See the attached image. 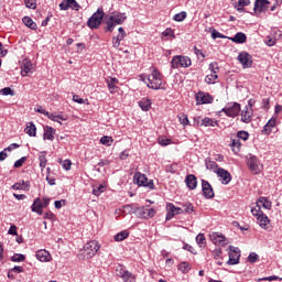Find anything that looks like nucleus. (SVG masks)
<instances>
[{"label":"nucleus","mask_w":282,"mask_h":282,"mask_svg":"<svg viewBox=\"0 0 282 282\" xmlns=\"http://www.w3.org/2000/svg\"><path fill=\"white\" fill-rule=\"evenodd\" d=\"M149 89H166V86L162 85V73L158 68H153L152 73L148 76Z\"/></svg>","instance_id":"obj_1"},{"label":"nucleus","mask_w":282,"mask_h":282,"mask_svg":"<svg viewBox=\"0 0 282 282\" xmlns=\"http://www.w3.org/2000/svg\"><path fill=\"white\" fill-rule=\"evenodd\" d=\"M102 19H105V11L102 8H98L97 11L88 19V28L90 30H98L100 25H102Z\"/></svg>","instance_id":"obj_2"},{"label":"nucleus","mask_w":282,"mask_h":282,"mask_svg":"<svg viewBox=\"0 0 282 282\" xmlns=\"http://www.w3.org/2000/svg\"><path fill=\"white\" fill-rule=\"evenodd\" d=\"M193 65V62L191 61V57L184 56V55H175L172 57L171 61V68L172 69H178V67H191Z\"/></svg>","instance_id":"obj_3"},{"label":"nucleus","mask_w":282,"mask_h":282,"mask_svg":"<svg viewBox=\"0 0 282 282\" xmlns=\"http://www.w3.org/2000/svg\"><path fill=\"white\" fill-rule=\"evenodd\" d=\"M134 184H138V186H143L144 188H149L150 191H155V184L153 183V180H150L142 173L135 172L134 176Z\"/></svg>","instance_id":"obj_4"},{"label":"nucleus","mask_w":282,"mask_h":282,"mask_svg":"<svg viewBox=\"0 0 282 282\" xmlns=\"http://www.w3.org/2000/svg\"><path fill=\"white\" fill-rule=\"evenodd\" d=\"M98 250H100V245H98V241L90 240L84 246V256L86 259H91L93 257H96Z\"/></svg>","instance_id":"obj_5"},{"label":"nucleus","mask_w":282,"mask_h":282,"mask_svg":"<svg viewBox=\"0 0 282 282\" xmlns=\"http://www.w3.org/2000/svg\"><path fill=\"white\" fill-rule=\"evenodd\" d=\"M246 162H247V166L251 171V173H254V175H259V173H261V169L259 167L261 164L259 162V158H257L253 154H248L246 156Z\"/></svg>","instance_id":"obj_6"},{"label":"nucleus","mask_w":282,"mask_h":282,"mask_svg":"<svg viewBox=\"0 0 282 282\" xmlns=\"http://www.w3.org/2000/svg\"><path fill=\"white\" fill-rule=\"evenodd\" d=\"M196 105H213L215 97L208 93L198 91L195 96Z\"/></svg>","instance_id":"obj_7"},{"label":"nucleus","mask_w":282,"mask_h":282,"mask_svg":"<svg viewBox=\"0 0 282 282\" xmlns=\"http://www.w3.org/2000/svg\"><path fill=\"white\" fill-rule=\"evenodd\" d=\"M221 111L228 116V118H237V116H239L241 112V104L234 102L231 106L223 108Z\"/></svg>","instance_id":"obj_8"},{"label":"nucleus","mask_w":282,"mask_h":282,"mask_svg":"<svg viewBox=\"0 0 282 282\" xmlns=\"http://www.w3.org/2000/svg\"><path fill=\"white\" fill-rule=\"evenodd\" d=\"M238 61L239 63L242 65L243 69H249L250 67H252V55H250V53L248 52H241L238 55Z\"/></svg>","instance_id":"obj_9"},{"label":"nucleus","mask_w":282,"mask_h":282,"mask_svg":"<svg viewBox=\"0 0 282 282\" xmlns=\"http://www.w3.org/2000/svg\"><path fill=\"white\" fill-rule=\"evenodd\" d=\"M166 210H167V214H166V221H171V218L174 216V215H184V209L181 207H176L173 203H167L166 204Z\"/></svg>","instance_id":"obj_10"},{"label":"nucleus","mask_w":282,"mask_h":282,"mask_svg":"<svg viewBox=\"0 0 282 282\" xmlns=\"http://www.w3.org/2000/svg\"><path fill=\"white\" fill-rule=\"evenodd\" d=\"M202 191L205 199H213L215 197L213 185L206 180H202Z\"/></svg>","instance_id":"obj_11"},{"label":"nucleus","mask_w":282,"mask_h":282,"mask_svg":"<svg viewBox=\"0 0 282 282\" xmlns=\"http://www.w3.org/2000/svg\"><path fill=\"white\" fill-rule=\"evenodd\" d=\"M216 174L218 177H220L221 184L227 185L230 184V182H232V175L224 167H218Z\"/></svg>","instance_id":"obj_12"},{"label":"nucleus","mask_w":282,"mask_h":282,"mask_svg":"<svg viewBox=\"0 0 282 282\" xmlns=\"http://www.w3.org/2000/svg\"><path fill=\"white\" fill-rule=\"evenodd\" d=\"M229 260L227 261V265H237L239 264V259L241 254H239V249H235V247L229 246Z\"/></svg>","instance_id":"obj_13"},{"label":"nucleus","mask_w":282,"mask_h":282,"mask_svg":"<svg viewBox=\"0 0 282 282\" xmlns=\"http://www.w3.org/2000/svg\"><path fill=\"white\" fill-rule=\"evenodd\" d=\"M260 228H263V230H268V232H272V226L270 225V218L263 214L260 213L257 218Z\"/></svg>","instance_id":"obj_14"},{"label":"nucleus","mask_w":282,"mask_h":282,"mask_svg":"<svg viewBox=\"0 0 282 282\" xmlns=\"http://www.w3.org/2000/svg\"><path fill=\"white\" fill-rule=\"evenodd\" d=\"M210 239L215 246H228V238L219 232H214L210 235Z\"/></svg>","instance_id":"obj_15"},{"label":"nucleus","mask_w":282,"mask_h":282,"mask_svg":"<svg viewBox=\"0 0 282 282\" xmlns=\"http://www.w3.org/2000/svg\"><path fill=\"white\" fill-rule=\"evenodd\" d=\"M110 21H112V23L115 25H122V23H124V21H127V13H121V12H117L115 11L112 13V15L109 17Z\"/></svg>","instance_id":"obj_16"},{"label":"nucleus","mask_w":282,"mask_h":282,"mask_svg":"<svg viewBox=\"0 0 282 282\" xmlns=\"http://www.w3.org/2000/svg\"><path fill=\"white\" fill-rule=\"evenodd\" d=\"M270 6L269 0H256L253 12H265Z\"/></svg>","instance_id":"obj_17"},{"label":"nucleus","mask_w":282,"mask_h":282,"mask_svg":"<svg viewBox=\"0 0 282 282\" xmlns=\"http://www.w3.org/2000/svg\"><path fill=\"white\" fill-rule=\"evenodd\" d=\"M35 257L37 261H42L44 263H47V261H52V254L45 249L36 251Z\"/></svg>","instance_id":"obj_18"},{"label":"nucleus","mask_w":282,"mask_h":282,"mask_svg":"<svg viewBox=\"0 0 282 282\" xmlns=\"http://www.w3.org/2000/svg\"><path fill=\"white\" fill-rule=\"evenodd\" d=\"M34 65L30 59H23L21 65V76L25 77L28 74L32 73Z\"/></svg>","instance_id":"obj_19"},{"label":"nucleus","mask_w":282,"mask_h":282,"mask_svg":"<svg viewBox=\"0 0 282 282\" xmlns=\"http://www.w3.org/2000/svg\"><path fill=\"white\" fill-rule=\"evenodd\" d=\"M185 184L189 191H195L197 188V176L195 174H188L185 177Z\"/></svg>","instance_id":"obj_20"},{"label":"nucleus","mask_w":282,"mask_h":282,"mask_svg":"<svg viewBox=\"0 0 282 282\" xmlns=\"http://www.w3.org/2000/svg\"><path fill=\"white\" fill-rule=\"evenodd\" d=\"M229 41H232V43H237L238 45H241L248 41V36L243 32H238L232 37H228Z\"/></svg>","instance_id":"obj_21"},{"label":"nucleus","mask_w":282,"mask_h":282,"mask_svg":"<svg viewBox=\"0 0 282 282\" xmlns=\"http://www.w3.org/2000/svg\"><path fill=\"white\" fill-rule=\"evenodd\" d=\"M54 135H56V129L50 126L44 127L43 140H50L51 142H54Z\"/></svg>","instance_id":"obj_22"},{"label":"nucleus","mask_w":282,"mask_h":282,"mask_svg":"<svg viewBox=\"0 0 282 282\" xmlns=\"http://www.w3.org/2000/svg\"><path fill=\"white\" fill-rule=\"evenodd\" d=\"M274 127H276V119L271 118L265 126L262 129V133L263 135H270L272 133V129H274Z\"/></svg>","instance_id":"obj_23"},{"label":"nucleus","mask_w":282,"mask_h":282,"mask_svg":"<svg viewBox=\"0 0 282 282\" xmlns=\"http://www.w3.org/2000/svg\"><path fill=\"white\" fill-rule=\"evenodd\" d=\"M43 205L41 198H35L33 204L31 205L32 213H36L37 215H43Z\"/></svg>","instance_id":"obj_24"},{"label":"nucleus","mask_w":282,"mask_h":282,"mask_svg":"<svg viewBox=\"0 0 282 282\" xmlns=\"http://www.w3.org/2000/svg\"><path fill=\"white\" fill-rule=\"evenodd\" d=\"M259 206H262V208H265L267 210H272V202L268 199V197L260 196L257 199V203Z\"/></svg>","instance_id":"obj_25"},{"label":"nucleus","mask_w":282,"mask_h":282,"mask_svg":"<svg viewBox=\"0 0 282 282\" xmlns=\"http://www.w3.org/2000/svg\"><path fill=\"white\" fill-rule=\"evenodd\" d=\"M13 191H30V182L20 181L11 186Z\"/></svg>","instance_id":"obj_26"},{"label":"nucleus","mask_w":282,"mask_h":282,"mask_svg":"<svg viewBox=\"0 0 282 282\" xmlns=\"http://www.w3.org/2000/svg\"><path fill=\"white\" fill-rule=\"evenodd\" d=\"M22 23L30 30H39V25H36V22H34V20H32V18L28 15L22 18Z\"/></svg>","instance_id":"obj_27"},{"label":"nucleus","mask_w":282,"mask_h":282,"mask_svg":"<svg viewBox=\"0 0 282 282\" xmlns=\"http://www.w3.org/2000/svg\"><path fill=\"white\" fill-rule=\"evenodd\" d=\"M180 206L183 208V213L186 215H193V213H195V206L189 202L180 203Z\"/></svg>","instance_id":"obj_28"},{"label":"nucleus","mask_w":282,"mask_h":282,"mask_svg":"<svg viewBox=\"0 0 282 282\" xmlns=\"http://www.w3.org/2000/svg\"><path fill=\"white\" fill-rule=\"evenodd\" d=\"M24 131L30 138H36V126L34 122H29Z\"/></svg>","instance_id":"obj_29"},{"label":"nucleus","mask_w":282,"mask_h":282,"mask_svg":"<svg viewBox=\"0 0 282 282\" xmlns=\"http://www.w3.org/2000/svg\"><path fill=\"white\" fill-rule=\"evenodd\" d=\"M137 217H139V219H149V207H138Z\"/></svg>","instance_id":"obj_30"},{"label":"nucleus","mask_w":282,"mask_h":282,"mask_svg":"<svg viewBox=\"0 0 282 282\" xmlns=\"http://www.w3.org/2000/svg\"><path fill=\"white\" fill-rule=\"evenodd\" d=\"M138 208L135 204L124 205L123 213H126V215H138Z\"/></svg>","instance_id":"obj_31"},{"label":"nucleus","mask_w":282,"mask_h":282,"mask_svg":"<svg viewBox=\"0 0 282 282\" xmlns=\"http://www.w3.org/2000/svg\"><path fill=\"white\" fill-rule=\"evenodd\" d=\"M177 270L182 272V274H188L192 270L191 263L183 261L178 263Z\"/></svg>","instance_id":"obj_32"},{"label":"nucleus","mask_w":282,"mask_h":282,"mask_svg":"<svg viewBox=\"0 0 282 282\" xmlns=\"http://www.w3.org/2000/svg\"><path fill=\"white\" fill-rule=\"evenodd\" d=\"M47 151L40 152L39 161L41 171H45V166L47 165Z\"/></svg>","instance_id":"obj_33"},{"label":"nucleus","mask_w":282,"mask_h":282,"mask_svg":"<svg viewBox=\"0 0 282 282\" xmlns=\"http://www.w3.org/2000/svg\"><path fill=\"white\" fill-rule=\"evenodd\" d=\"M241 122H245V124H250V122H252V116L250 115V111H248V107L241 112Z\"/></svg>","instance_id":"obj_34"},{"label":"nucleus","mask_w":282,"mask_h":282,"mask_svg":"<svg viewBox=\"0 0 282 282\" xmlns=\"http://www.w3.org/2000/svg\"><path fill=\"white\" fill-rule=\"evenodd\" d=\"M116 84H118V78L116 77L110 78V80L107 82L110 94H116V91L118 90V86H116Z\"/></svg>","instance_id":"obj_35"},{"label":"nucleus","mask_w":282,"mask_h":282,"mask_svg":"<svg viewBox=\"0 0 282 282\" xmlns=\"http://www.w3.org/2000/svg\"><path fill=\"white\" fill-rule=\"evenodd\" d=\"M139 107H141L142 111H149L151 109V99L143 98L139 101Z\"/></svg>","instance_id":"obj_36"},{"label":"nucleus","mask_w":282,"mask_h":282,"mask_svg":"<svg viewBox=\"0 0 282 282\" xmlns=\"http://www.w3.org/2000/svg\"><path fill=\"white\" fill-rule=\"evenodd\" d=\"M129 238V231L122 230L115 235L113 239L115 241H124V239Z\"/></svg>","instance_id":"obj_37"},{"label":"nucleus","mask_w":282,"mask_h":282,"mask_svg":"<svg viewBox=\"0 0 282 282\" xmlns=\"http://www.w3.org/2000/svg\"><path fill=\"white\" fill-rule=\"evenodd\" d=\"M217 121H214L212 118H204L202 120L200 127H217Z\"/></svg>","instance_id":"obj_38"},{"label":"nucleus","mask_w":282,"mask_h":282,"mask_svg":"<svg viewBox=\"0 0 282 282\" xmlns=\"http://www.w3.org/2000/svg\"><path fill=\"white\" fill-rule=\"evenodd\" d=\"M11 261L13 263H23V261H25V254H23V253H14L11 257Z\"/></svg>","instance_id":"obj_39"},{"label":"nucleus","mask_w":282,"mask_h":282,"mask_svg":"<svg viewBox=\"0 0 282 282\" xmlns=\"http://www.w3.org/2000/svg\"><path fill=\"white\" fill-rule=\"evenodd\" d=\"M196 243L199 248H206V236H204V234H198L196 236Z\"/></svg>","instance_id":"obj_40"},{"label":"nucleus","mask_w":282,"mask_h":282,"mask_svg":"<svg viewBox=\"0 0 282 282\" xmlns=\"http://www.w3.org/2000/svg\"><path fill=\"white\" fill-rule=\"evenodd\" d=\"M231 149L234 153H239V151H241V141L239 139H234L231 142Z\"/></svg>","instance_id":"obj_41"},{"label":"nucleus","mask_w":282,"mask_h":282,"mask_svg":"<svg viewBox=\"0 0 282 282\" xmlns=\"http://www.w3.org/2000/svg\"><path fill=\"white\" fill-rule=\"evenodd\" d=\"M177 118L183 127H188V124H191V121L188 120V116L186 113H180Z\"/></svg>","instance_id":"obj_42"},{"label":"nucleus","mask_w":282,"mask_h":282,"mask_svg":"<svg viewBox=\"0 0 282 282\" xmlns=\"http://www.w3.org/2000/svg\"><path fill=\"white\" fill-rule=\"evenodd\" d=\"M250 208H251V214L253 215V217H257V219H259V215H261V213H263V210H261V205L256 204V207H254L251 204Z\"/></svg>","instance_id":"obj_43"},{"label":"nucleus","mask_w":282,"mask_h":282,"mask_svg":"<svg viewBox=\"0 0 282 282\" xmlns=\"http://www.w3.org/2000/svg\"><path fill=\"white\" fill-rule=\"evenodd\" d=\"M100 144H104L105 147H111V144H113V138L104 135L100 138Z\"/></svg>","instance_id":"obj_44"},{"label":"nucleus","mask_w":282,"mask_h":282,"mask_svg":"<svg viewBox=\"0 0 282 282\" xmlns=\"http://www.w3.org/2000/svg\"><path fill=\"white\" fill-rule=\"evenodd\" d=\"M59 10H72V0H62L59 3Z\"/></svg>","instance_id":"obj_45"},{"label":"nucleus","mask_w":282,"mask_h":282,"mask_svg":"<svg viewBox=\"0 0 282 282\" xmlns=\"http://www.w3.org/2000/svg\"><path fill=\"white\" fill-rule=\"evenodd\" d=\"M186 17H187L186 11H181L180 13H176L173 17V21H176L177 23H181V21H184V19H186Z\"/></svg>","instance_id":"obj_46"},{"label":"nucleus","mask_w":282,"mask_h":282,"mask_svg":"<svg viewBox=\"0 0 282 282\" xmlns=\"http://www.w3.org/2000/svg\"><path fill=\"white\" fill-rule=\"evenodd\" d=\"M238 140H243L245 142L250 138V133L246 130H240L237 132Z\"/></svg>","instance_id":"obj_47"},{"label":"nucleus","mask_w":282,"mask_h":282,"mask_svg":"<svg viewBox=\"0 0 282 282\" xmlns=\"http://www.w3.org/2000/svg\"><path fill=\"white\" fill-rule=\"evenodd\" d=\"M101 193H105V185L100 184L97 187L93 188V195H95L96 197H100Z\"/></svg>","instance_id":"obj_48"},{"label":"nucleus","mask_w":282,"mask_h":282,"mask_svg":"<svg viewBox=\"0 0 282 282\" xmlns=\"http://www.w3.org/2000/svg\"><path fill=\"white\" fill-rule=\"evenodd\" d=\"M218 78L217 74L213 73L210 75H207L205 77V83H207V85H215V80Z\"/></svg>","instance_id":"obj_49"},{"label":"nucleus","mask_w":282,"mask_h":282,"mask_svg":"<svg viewBox=\"0 0 282 282\" xmlns=\"http://www.w3.org/2000/svg\"><path fill=\"white\" fill-rule=\"evenodd\" d=\"M247 261L249 263H257V261H259V254H257V252L249 253Z\"/></svg>","instance_id":"obj_50"},{"label":"nucleus","mask_w":282,"mask_h":282,"mask_svg":"<svg viewBox=\"0 0 282 282\" xmlns=\"http://www.w3.org/2000/svg\"><path fill=\"white\" fill-rule=\"evenodd\" d=\"M106 28H105V32H113V29L116 28V24L113 23V21L109 18L108 21H106Z\"/></svg>","instance_id":"obj_51"},{"label":"nucleus","mask_w":282,"mask_h":282,"mask_svg":"<svg viewBox=\"0 0 282 282\" xmlns=\"http://www.w3.org/2000/svg\"><path fill=\"white\" fill-rule=\"evenodd\" d=\"M0 94L2 96H14V89L10 88V87H4L0 90Z\"/></svg>","instance_id":"obj_52"},{"label":"nucleus","mask_w":282,"mask_h":282,"mask_svg":"<svg viewBox=\"0 0 282 282\" xmlns=\"http://www.w3.org/2000/svg\"><path fill=\"white\" fill-rule=\"evenodd\" d=\"M212 39L217 40V39H228V36L221 34L219 31L213 29L212 31Z\"/></svg>","instance_id":"obj_53"},{"label":"nucleus","mask_w":282,"mask_h":282,"mask_svg":"<svg viewBox=\"0 0 282 282\" xmlns=\"http://www.w3.org/2000/svg\"><path fill=\"white\" fill-rule=\"evenodd\" d=\"M121 279L123 282H135V276H133V274L129 271Z\"/></svg>","instance_id":"obj_54"},{"label":"nucleus","mask_w":282,"mask_h":282,"mask_svg":"<svg viewBox=\"0 0 282 282\" xmlns=\"http://www.w3.org/2000/svg\"><path fill=\"white\" fill-rule=\"evenodd\" d=\"M24 162H28V156H22L21 159L15 161L13 164L14 169H21V166H23Z\"/></svg>","instance_id":"obj_55"},{"label":"nucleus","mask_w":282,"mask_h":282,"mask_svg":"<svg viewBox=\"0 0 282 282\" xmlns=\"http://www.w3.org/2000/svg\"><path fill=\"white\" fill-rule=\"evenodd\" d=\"M24 3L30 10H36V0H24Z\"/></svg>","instance_id":"obj_56"},{"label":"nucleus","mask_w":282,"mask_h":282,"mask_svg":"<svg viewBox=\"0 0 282 282\" xmlns=\"http://www.w3.org/2000/svg\"><path fill=\"white\" fill-rule=\"evenodd\" d=\"M183 250H187V252H191V254H197V251L195 250V248H193V246L183 242Z\"/></svg>","instance_id":"obj_57"},{"label":"nucleus","mask_w":282,"mask_h":282,"mask_svg":"<svg viewBox=\"0 0 282 282\" xmlns=\"http://www.w3.org/2000/svg\"><path fill=\"white\" fill-rule=\"evenodd\" d=\"M206 169H210V170H213V169H218V164H217V162H215V161H212V160H208V159H206Z\"/></svg>","instance_id":"obj_58"},{"label":"nucleus","mask_w":282,"mask_h":282,"mask_svg":"<svg viewBox=\"0 0 282 282\" xmlns=\"http://www.w3.org/2000/svg\"><path fill=\"white\" fill-rule=\"evenodd\" d=\"M279 276L278 275H270V276H265V278H259L257 279V282H261V281H279Z\"/></svg>","instance_id":"obj_59"},{"label":"nucleus","mask_w":282,"mask_h":282,"mask_svg":"<svg viewBox=\"0 0 282 282\" xmlns=\"http://www.w3.org/2000/svg\"><path fill=\"white\" fill-rule=\"evenodd\" d=\"M279 276L278 275H270V276H265V278H259L257 279V282H261V281H279Z\"/></svg>","instance_id":"obj_60"},{"label":"nucleus","mask_w":282,"mask_h":282,"mask_svg":"<svg viewBox=\"0 0 282 282\" xmlns=\"http://www.w3.org/2000/svg\"><path fill=\"white\" fill-rule=\"evenodd\" d=\"M162 36H172V39H175V31H173L171 28H167L162 32Z\"/></svg>","instance_id":"obj_61"},{"label":"nucleus","mask_w":282,"mask_h":282,"mask_svg":"<svg viewBox=\"0 0 282 282\" xmlns=\"http://www.w3.org/2000/svg\"><path fill=\"white\" fill-rule=\"evenodd\" d=\"M82 8L83 7H80L76 0H70V10L78 12V10H82Z\"/></svg>","instance_id":"obj_62"},{"label":"nucleus","mask_w":282,"mask_h":282,"mask_svg":"<svg viewBox=\"0 0 282 282\" xmlns=\"http://www.w3.org/2000/svg\"><path fill=\"white\" fill-rule=\"evenodd\" d=\"M159 144L161 147H169V144H171V139H169V138H159Z\"/></svg>","instance_id":"obj_63"},{"label":"nucleus","mask_w":282,"mask_h":282,"mask_svg":"<svg viewBox=\"0 0 282 282\" xmlns=\"http://www.w3.org/2000/svg\"><path fill=\"white\" fill-rule=\"evenodd\" d=\"M123 39L118 35L117 37H112V45L113 47H116V50H118L120 47V41H122Z\"/></svg>","instance_id":"obj_64"}]
</instances>
